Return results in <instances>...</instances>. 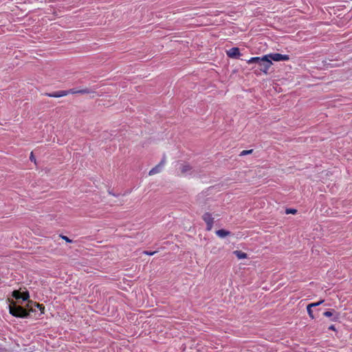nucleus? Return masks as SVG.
Segmentation results:
<instances>
[{
  "mask_svg": "<svg viewBox=\"0 0 352 352\" xmlns=\"http://www.w3.org/2000/svg\"><path fill=\"white\" fill-rule=\"evenodd\" d=\"M9 312L16 318H25L29 316V312L24 307L17 305L14 300L10 301Z\"/></svg>",
  "mask_w": 352,
  "mask_h": 352,
  "instance_id": "nucleus-1",
  "label": "nucleus"
},
{
  "mask_svg": "<svg viewBox=\"0 0 352 352\" xmlns=\"http://www.w3.org/2000/svg\"><path fill=\"white\" fill-rule=\"evenodd\" d=\"M261 62L258 63L260 72H256V75H260L261 72L267 75L268 74L269 69L272 65V62L267 57V54L261 58Z\"/></svg>",
  "mask_w": 352,
  "mask_h": 352,
  "instance_id": "nucleus-2",
  "label": "nucleus"
},
{
  "mask_svg": "<svg viewBox=\"0 0 352 352\" xmlns=\"http://www.w3.org/2000/svg\"><path fill=\"white\" fill-rule=\"evenodd\" d=\"M202 219L206 223V230L210 231L214 224V218L210 212H205L202 216Z\"/></svg>",
  "mask_w": 352,
  "mask_h": 352,
  "instance_id": "nucleus-3",
  "label": "nucleus"
},
{
  "mask_svg": "<svg viewBox=\"0 0 352 352\" xmlns=\"http://www.w3.org/2000/svg\"><path fill=\"white\" fill-rule=\"evenodd\" d=\"M269 59L274 61H286L289 60V55L287 54H280L278 53L269 54H267Z\"/></svg>",
  "mask_w": 352,
  "mask_h": 352,
  "instance_id": "nucleus-4",
  "label": "nucleus"
},
{
  "mask_svg": "<svg viewBox=\"0 0 352 352\" xmlns=\"http://www.w3.org/2000/svg\"><path fill=\"white\" fill-rule=\"evenodd\" d=\"M16 300L22 299L23 301L28 300L30 295L28 292H21L19 290H14L12 294Z\"/></svg>",
  "mask_w": 352,
  "mask_h": 352,
  "instance_id": "nucleus-5",
  "label": "nucleus"
},
{
  "mask_svg": "<svg viewBox=\"0 0 352 352\" xmlns=\"http://www.w3.org/2000/svg\"><path fill=\"white\" fill-rule=\"evenodd\" d=\"M165 164H166V157L164 156L162 158V160H161V162L157 165H156L151 170H150L148 175H153L157 173H159L161 171L163 166L165 165Z\"/></svg>",
  "mask_w": 352,
  "mask_h": 352,
  "instance_id": "nucleus-6",
  "label": "nucleus"
},
{
  "mask_svg": "<svg viewBox=\"0 0 352 352\" xmlns=\"http://www.w3.org/2000/svg\"><path fill=\"white\" fill-rule=\"evenodd\" d=\"M226 54L228 57L232 58H239L241 56L240 50L238 47H232L226 52Z\"/></svg>",
  "mask_w": 352,
  "mask_h": 352,
  "instance_id": "nucleus-7",
  "label": "nucleus"
},
{
  "mask_svg": "<svg viewBox=\"0 0 352 352\" xmlns=\"http://www.w3.org/2000/svg\"><path fill=\"white\" fill-rule=\"evenodd\" d=\"M46 95L51 98H60L67 96V93L65 92V90H60L53 93L46 94Z\"/></svg>",
  "mask_w": 352,
  "mask_h": 352,
  "instance_id": "nucleus-8",
  "label": "nucleus"
},
{
  "mask_svg": "<svg viewBox=\"0 0 352 352\" xmlns=\"http://www.w3.org/2000/svg\"><path fill=\"white\" fill-rule=\"evenodd\" d=\"M181 173L182 175H186L192 170V166L187 163L182 164L180 166Z\"/></svg>",
  "mask_w": 352,
  "mask_h": 352,
  "instance_id": "nucleus-9",
  "label": "nucleus"
},
{
  "mask_svg": "<svg viewBox=\"0 0 352 352\" xmlns=\"http://www.w3.org/2000/svg\"><path fill=\"white\" fill-rule=\"evenodd\" d=\"M216 234L220 238H224L227 236L230 235V232L223 229H221L216 231Z\"/></svg>",
  "mask_w": 352,
  "mask_h": 352,
  "instance_id": "nucleus-10",
  "label": "nucleus"
},
{
  "mask_svg": "<svg viewBox=\"0 0 352 352\" xmlns=\"http://www.w3.org/2000/svg\"><path fill=\"white\" fill-rule=\"evenodd\" d=\"M234 254L236 255V256L239 258V259H243V258H247V254L242 252V251H240V250H235L234 252Z\"/></svg>",
  "mask_w": 352,
  "mask_h": 352,
  "instance_id": "nucleus-11",
  "label": "nucleus"
},
{
  "mask_svg": "<svg viewBox=\"0 0 352 352\" xmlns=\"http://www.w3.org/2000/svg\"><path fill=\"white\" fill-rule=\"evenodd\" d=\"M261 57H258V56L252 57L249 60H247V63L249 65L252 64V63H256V64L258 65V63L261 60Z\"/></svg>",
  "mask_w": 352,
  "mask_h": 352,
  "instance_id": "nucleus-12",
  "label": "nucleus"
},
{
  "mask_svg": "<svg viewBox=\"0 0 352 352\" xmlns=\"http://www.w3.org/2000/svg\"><path fill=\"white\" fill-rule=\"evenodd\" d=\"M31 302H34L33 301H28L26 305V309L28 311V312H34L36 311V307H34L33 305H30Z\"/></svg>",
  "mask_w": 352,
  "mask_h": 352,
  "instance_id": "nucleus-13",
  "label": "nucleus"
},
{
  "mask_svg": "<svg viewBox=\"0 0 352 352\" xmlns=\"http://www.w3.org/2000/svg\"><path fill=\"white\" fill-rule=\"evenodd\" d=\"M30 305H33L34 307H36V309H38L41 314L44 313L45 306L37 302H31Z\"/></svg>",
  "mask_w": 352,
  "mask_h": 352,
  "instance_id": "nucleus-14",
  "label": "nucleus"
},
{
  "mask_svg": "<svg viewBox=\"0 0 352 352\" xmlns=\"http://www.w3.org/2000/svg\"><path fill=\"white\" fill-rule=\"evenodd\" d=\"M311 307H309V305H308L307 307V313H308L309 317L311 319H314V314H313V311L311 310Z\"/></svg>",
  "mask_w": 352,
  "mask_h": 352,
  "instance_id": "nucleus-15",
  "label": "nucleus"
},
{
  "mask_svg": "<svg viewBox=\"0 0 352 352\" xmlns=\"http://www.w3.org/2000/svg\"><path fill=\"white\" fill-rule=\"evenodd\" d=\"M253 152V149H250V150H243L240 153V156H244V155H248V154H251Z\"/></svg>",
  "mask_w": 352,
  "mask_h": 352,
  "instance_id": "nucleus-16",
  "label": "nucleus"
},
{
  "mask_svg": "<svg viewBox=\"0 0 352 352\" xmlns=\"http://www.w3.org/2000/svg\"><path fill=\"white\" fill-rule=\"evenodd\" d=\"M65 92L67 93V96L68 94H77V90L75 89H69V90H65Z\"/></svg>",
  "mask_w": 352,
  "mask_h": 352,
  "instance_id": "nucleus-17",
  "label": "nucleus"
},
{
  "mask_svg": "<svg viewBox=\"0 0 352 352\" xmlns=\"http://www.w3.org/2000/svg\"><path fill=\"white\" fill-rule=\"evenodd\" d=\"M323 302H324V300H320V301H318L317 302H314V303H311V304H309V307H317V306L321 305L322 303H323Z\"/></svg>",
  "mask_w": 352,
  "mask_h": 352,
  "instance_id": "nucleus-18",
  "label": "nucleus"
},
{
  "mask_svg": "<svg viewBox=\"0 0 352 352\" xmlns=\"http://www.w3.org/2000/svg\"><path fill=\"white\" fill-rule=\"evenodd\" d=\"M323 315L326 317H331L333 316V313L331 311H327L323 313Z\"/></svg>",
  "mask_w": 352,
  "mask_h": 352,
  "instance_id": "nucleus-19",
  "label": "nucleus"
},
{
  "mask_svg": "<svg viewBox=\"0 0 352 352\" xmlns=\"http://www.w3.org/2000/svg\"><path fill=\"white\" fill-rule=\"evenodd\" d=\"M143 253L146 255L152 256V255H154L156 253V252L155 251H154V252L144 251Z\"/></svg>",
  "mask_w": 352,
  "mask_h": 352,
  "instance_id": "nucleus-20",
  "label": "nucleus"
},
{
  "mask_svg": "<svg viewBox=\"0 0 352 352\" xmlns=\"http://www.w3.org/2000/svg\"><path fill=\"white\" fill-rule=\"evenodd\" d=\"M61 238L67 243H72V241L66 236H61Z\"/></svg>",
  "mask_w": 352,
  "mask_h": 352,
  "instance_id": "nucleus-21",
  "label": "nucleus"
},
{
  "mask_svg": "<svg viewBox=\"0 0 352 352\" xmlns=\"http://www.w3.org/2000/svg\"><path fill=\"white\" fill-rule=\"evenodd\" d=\"M296 212V210L295 209H289V210H287V211H286L287 214H289V213L295 214Z\"/></svg>",
  "mask_w": 352,
  "mask_h": 352,
  "instance_id": "nucleus-22",
  "label": "nucleus"
},
{
  "mask_svg": "<svg viewBox=\"0 0 352 352\" xmlns=\"http://www.w3.org/2000/svg\"><path fill=\"white\" fill-rule=\"evenodd\" d=\"M30 159L31 161H35V158H34V157L33 155V153L32 152L31 153Z\"/></svg>",
  "mask_w": 352,
  "mask_h": 352,
  "instance_id": "nucleus-23",
  "label": "nucleus"
},
{
  "mask_svg": "<svg viewBox=\"0 0 352 352\" xmlns=\"http://www.w3.org/2000/svg\"><path fill=\"white\" fill-rule=\"evenodd\" d=\"M329 329L332 330V331H336V327L334 325L332 324V325L329 326Z\"/></svg>",
  "mask_w": 352,
  "mask_h": 352,
  "instance_id": "nucleus-24",
  "label": "nucleus"
},
{
  "mask_svg": "<svg viewBox=\"0 0 352 352\" xmlns=\"http://www.w3.org/2000/svg\"><path fill=\"white\" fill-rule=\"evenodd\" d=\"M83 91H85V94H90V93H92L93 91H91L89 89H83Z\"/></svg>",
  "mask_w": 352,
  "mask_h": 352,
  "instance_id": "nucleus-25",
  "label": "nucleus"
},
{
  "mask_svg": "<svg viewBox=\"0 0 352 352\" xmlns=\"http://www.w3.org/2000/svg\"><path fill=\"white\" fill-rule=\"evenodd\" d=\"M77 94H85V91L83 89L77 90Z\"/></svg>",
  "mask_w": 352,
  "mask_h": 352,
  "instance_id": "nucleus-26",
  "label": "nucleus"
},
{
  "mask_svg": "<svg viewBox=\"0 0 352 352\" xmlns=\"http://www.w3.org/2000/svg\"><path fill=\"white\" fill-rule=\"evenodd\" d=\"M337 319H338V318H333L332 320H333V321H336V320H337Z\"/></svg>",
  "mask_w": 352,
  "mask_h": 352,
  "instance_id": "nucleus-27",
  "label": "nucleus"
}]
</instances>
